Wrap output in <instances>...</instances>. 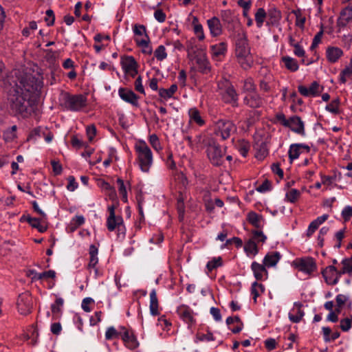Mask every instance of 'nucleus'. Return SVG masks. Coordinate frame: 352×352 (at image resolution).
<instances>
[{
	"mask_svg": "<svg viewBox=\"0 0 352 352\" xmlns=\"http://www.w3.org/2000/svg\"><path fill=\"white\" fill-rule=\"evenodd\" d=\"M192 24L194 25L195 34L197 35L199 40H203L204 38L203 27L201 24L198 23V19L197 17L193 18Z\"/></svg>",
	"mask_w": 352,
	"mask_h": 352,
	"instance_id": "40",
	"label": "nucleus"
},
{
	"mask_svg": "<svg viewBox=\"0 0 352 352\" xmlns=\"http://www.w3.org/2000/svg\"><path fill=\"white\" fill-rule=\"evenodd\" d=\"M135 42H136L137 45L139 47H142L143 48L142 49V52L143 53L147 54H151V53H152V48L149 45V42H150L149 38H148L146 39L135 38Z\"/></svg>",
	"mask_w": 352,
	"mask_h": 352,
	"instance_id": "38",
	"label": "nucleus"
},
{
	"mask_svg": "<svg viewBox=\"0 0 352 352\" xmlns=\"http://www.w3.org/2000/svg\"><path fill=\"white\" fill-rule=\"evenodd\" d=\"M43 82L30 74L18 78L8 98L10 109L16 116L27 118L37 109V100Z\"/></svg>",
	"mask_w": 352,
	"mask_h": 352,
	"instance_id": "1",
	"label": "nucleus"
},
{
	"mask_svg": "<svg viewBox=\"0 0 352 352\" xmlns=\"http://www.w3.org/2000/svg\"><path fill=\"white\" fill-rule=\"evenodd\" d=\"M149 142L155 150L160 151L162 149L160 140L157 135H155V134L151 135L149 136Z\"/></svg>",
	"mask_w": 352,
	"mask_h": 352,
	"instance_id": "52",
	"label": "nucleus"
},
{
	"mask_svg": "<svg viewBox=\"0 0 352 352\" xmlns=\"http://www.w3.org/2000/svg\"><path fill=\"white\" fill-rule=\"evenodd\" d=\"M298 90L302 96L305 97L317 96H319L321 92V90H320V85L316 81H314L309 88L304 85H299Z\"/></svg>",
	"mask_w": 352,
	"mask_h": 352,
	"instance_id": "14",
	"label": "nucleus"
},
{
	"mask_svg": "<svg viewBox=\"0 0 352 352\" xmlns=\"http://www.w3.org/2000/svg\"><path fill=\"white\" fill-rule=\"evenodd\" d=\"M276 120L278 122L283 126H289V119H287L283 113H278L275 116Z\"/></svg>",
	"mask_w": 352,
	"mask_h": 352,
	"instance_id": "58",
	"label": "nucleus"
},
{
	"mask_svg": "<svg viewBox=\"0 0 352 352\" xmlns=\"http://www.w3.org/2000/svg\"><path fill=\"white\" fill-rule=\"evenodd\" d=\"M268 17L267 24L274 25L279 22L281 19V12L276 8H271L267 12Z\"/></svg>",
	"mask_w": 352,
	"mask_h": 352,
	"instance_id": "26",
	"label": "nucleus"
},
{
	"mask_svg": "<svg viewBox=\"0 0 352 352\" xmlns=\"http://www.w3.org/2000/svg\"><path fill=\"white\" fill-rule=\"evenodd\" d=\"M352 20V6H348L343 8L340 12V16L338 19V25L339 27H345Z\"/></svg>",
	"mask_w": 352,
	"mask_h": 352,
	"instance_id": "17",
	"label": "nucleus"
},
{
	"mask_svg": "<svg viewBox=\"0 0 352 352\" xmlns=\"http://www.w3.org/2000/svg\"><path fill=\"white\" fill-rule=\"evenodd\" d=\"M243 91L246 94L256 92V86L251 77L244 80Z\"/></svg>",
	"mask_w": 352,
	"mask_h": 352,
	"instance_id": "34",
	"label": "nucleus"
},
{
	"mask_svg": "<svg viewBox=\"0 0 352 352\" xmlns=\"http://www.w3.org/2000/svg\"><path fill=\"white\" fill-rule=\"evenodd\" d=\"M140 169L148 172L153 162L152 152L144 141H140L135 146Z\"/></svg>",
	"mask_w": 352,
	"mask_h": 352,
	"instance_id": "4",
	"label": "nucleus"
},
{
	"mask_svg": "<svg viewBox=\"0 0 352 352\" xmlns=\"http://www.w3.org/2000/svg\"><path fill=\"white\" fill-rule=\"evenodd\" d=\"M243 104L251 109H258L263 107L264 99L257 93H249L243 98Z\"/></svg>",
	"mask_w": 352,
	"mask_h": 352,
	"instance_id": "11",
	"label": "nucleus"
},
{
	"mask_svg": "<svg viewBox=\"0 0 352 352\" xmlns=\"http://www.w3.org/2000/svg\"><path fill=\"white\" fill-rule=\"evenodd\" d=\"M343 265L342 273H347L349 274H352V263L347 258L344 259L342 261Z\"/></svg>",
	"mask_w": 352,
	"mask_h": 352,
	"instance_id": "57",
	"label": "nucleus"
},
{
	"mask_svg": "<svg viewBox=\"0 0 352 352\" xmlns=\"http://www.w3.org/2000/svg\"><path fill=\"white\" fill-rule=\"evenodd\" d=\"M296 16V25L303 29L306 21L305 16L302 14L300 9L294 10L292 12Z\"/></svg>",
	"mask_w": 352,
	"mask_h": 352,
	"instance_id": "39",
	"label": "nucleus"
},
{
	"mask_svg": "<svg viewBox=\"0 0 352 352\" xmlns=\"http://www.w3.org/2000/svg\"><path fill=\"white\" fill-rule=\"evenodd\" d=\"M177 313L179 318L188 324L189 328L195 323L194 311L188 305H181L179 306L177 309Z\"/></svg>",
	"mask_w": 352,
	"mask_h": 352,
	"instance_id": "10",
	"label": "nucleus"
},
{
	"mask_svg": "<svg viewBox=\"0 0 352 352\" xmlns=\"http://www.w3.org/2000/svg\"><path fill=\"white\" fill-rule=\"evenodd\" d=\"M283 63H284L285 67L291 72H296L298 69V64L296 59L286 56H283L281 58Z\"/></svg>",
	"mask_w": 352,
	"mask_h": 352,
	"instance_id": "29",
	"label": "nucleus"
},
{
	"mask_svg": "<svg viewBox=\"0 0 352 352\" xmlns=\"http://www.w3.org/2000/svg\"><path fill=\"white\" fill-rule=\"evenodd\" d=\"M264 291L265 287L261 283H258L256 281H254L252 284L251 293L253 295V299L254 302H256L257 297H258L261 294L263 293Z\"/></svg>",
	"mask_w": 352,
	"mask_h": 352,
	"instance_id": "35",
	"label": "nucleus"
},
{
	"mask_svg": "<svg viewBox=\"0 0 352 352\" xmlns=\"http://www.w3.org/2000/svg\"><path fill=\"white\" fill-rule=\"evenodd\" d=\"M63 100L64 107L72 111H78L87 105V98L82 94L71 95L65 93Z\"/></svg>",
	"mask_w": 352,
	"mask_h": 352,
	"instance_id": "5",
	"label": "nucleus"
},
{
	"mask_svg": "<svg viewBox=\"0 0 352 352\" xmlns=\"http://www.w3.org/2000/svg\"><path fill=\"white\" fill-rule=\"evenodd\" d=\"M281 255L278 252H272L267 253L263 258V264L267 267L275 266L280 259Z\"/></svg>",
	"mask_w": 352,
	"mask_h": 352,
	"instance_id": "22",
	"label": "nucleus"
},
{
	"mask_svg": "<svg viewBox=\"0 0 352 352\" xmlns=\"http://www.w3.org/2000/svg\"><path fill=\"white\" fill-rule=\"evenodd\" d=\"M64 300L62 298H57L55 302L51 305V310L54 316L61 312V307L63 306Z\"/></svg>",
	"mask_w": 352,
	"mask_h": 352,
	"instance_id": "46",
	"label": "nucleus"
},
{
	"mask_svg": "<svg viewBox=\"0 0 352 352\" xmlns=\"http://www.w3.org/2000/svg\"><path fill=\"white\" fill-rule=\"evenodd\" d=\"M211 51L213 56H215L224 55L227 52V43L226 42H221L218 44L212 45Z\"/></svg>",
	"mask_w": 352,
	"mask_h": 352,
	"instance_id": "31",
	"label": "nucleus"
},
{
	"mask_svg": "<svg viewBox=\"0 0 352 352\" xmlns=\"http://www.w3.org/2000/svg\"><path fill=\"white\" fill-rule=\"evenodd\" d=\"M300 192L295 188L291 189L286 193V199L290 203H295L300 197Z\"/></svg>",
	"mask_w": 352,
	"mask_h": 352,
	"instance_id": "47",
	"label": "nucleus"
},
{
	"mask_svg": "<svg viewBox=\"0 0 352 352\" xmlns=\"http://www.w3.org/2000/svg\"><path fill=\"white\" fill-rule=\"evenodd\" d=\"M264 264H260L256 261L252 262L251 269L254 273V276L257 280H263L264 276H267L268 272Z\"/></svg>",
	"mask_w": 352,
	"mask_h": 352,
	"instance_id": "20",
	"label": "nucleus"
},
{
	"mask_svg": "<svg viewBox=\"0 0 352 352\" xmlns=\"http://www.w3.org/2000/svg\"><path fill=\"white\" fill-rule=\"evenodd\" d=\"M124 331L122 332L121 338L124 341L125 345L130 349H135L139 345L138 342L132 332L129 331L124 327H122Z\"/></svg>",
	"mask_w": 352,
	"mask_h": 352,
	"instance_id": "16",
	"label": "nucleus"
},
{
	"mask_svg": "<svg viewBox=\"0 0 352 352\" xmlns=\"http://www.w3.org/2000/svg\"><path fill=\"white\" fill-rule=\"evenodd\" d=\"M294 307L297 308V313L296 315L291 313L289 314V320L294 323L299 322L305 315L304 311L301 309L302 304L300 302H296L294 304Z\"/></svg>",
	"mask_w": 352,
	"mask_h": 352,
	"instance_id": "28",
	"label": "nucleus"
},
{
	"mask_svg": "<svg viewBox=\"0 0 352 352\" xmlns=\"http://www.w3.org/2000/svg\"><path fill=\"white\" fill-rule=\"evenodd\" d=\"M121 65L124 72L138 67L137 61L132 56H124L122 57Z\"/></svg>",
	"mask_w": 352,
	"mask_h": 352,
	"instance_id": "24",
	"label": "nucleus"
},
{
	"mask_svg": "<svg viewBox=\"0 0 352 352\" xmlns=\"http://www.w3.org/2000/svg\"><path fill=\"white\" fill-rule=\"evenodd\" d=\"M225 151L217 144H209L207 148V155L211 163L216 166L222 164Z\"/></svg>",
	"mask_w": 352,
	"mask_h": 352,
	"instance_id": "7",
	"label": "nucleus"
},
{
	"mask_svg": "<svg viewBox=\"0 0 352 352\" xmlns=\"http://www.w3.org/2000/svg\"><path fill=\"white\" fill-rule=\"evenodd\" d=\"M68 184L67 188L69 191H74L78 188V183L76 182L74 176H69Z\"/></svg>",
	"mask_w": 352,
	"mask_h": 352,
	"instance_id": "64",
	"label": "nucleus"
},
{
	"mask_svg": "<svg viewBox=\"0 0 352 352\" xmlns=\"http://www.w3.org/2000/svg\"><path fill=\"white\" fill-rule=\"evenodd\" d=\"M248 220L256 228H261L263 217L255 212H250L248 214Z\"/></svg>",
	"mask_w": 352,
	"mask_h": 352,
	"instance_id": "30",
	"label": "nucleus"
},
{
	"mask_svg": "<svg viewBox=\"0 0 352 352\" xmlns=\"http://www.w3.org/2000/svg\"><path fill=\"white\" fill-rule=\"evenodd\" d=\"M177 90L176 84L172 85L168 89L161 88L159 89V95L161 98L167 100L173 97V94Z\"/></svg>",
	"mask_w": 352,
	"mask_h": 352,
	"instance_id": "32",
	"label": "nucleus"
},
{
	"mask_svg": "<svg viewBox=\"0 0 352 352\" xmlns=\"http://www.w3.org/2000/svg\"><path fill=\"white\" fill-rule=\"evenodd\" d=\"M133 32H134L135 35H137V36L144 35V36L146 38L145 39L149 38L148 34H146V27L143 25L135 24L133 26Z\"/></svg>",
	"mask_w": 352,
	"mask_h": 352,
	"instance_id": "50",
	"label": "nucleus"
},
{
	"mask_svg": "<svg viewBox=\"0 0 352 352\" xmlns=\"http://www.w3.org/2000/svg\"><path fill=\"white\" fill-rule=\"evenodd\" d=\"M36 277L32 278V281L47 278H55L56 272L54 270H48L42 273H39V274H36Z\"/></svg>",
	"mask_w": 352,
	"mask_h": 352,
	"instance_id": "44",
	"label": "nucleus"
},
{
	"mask_svg": "<svg viewBox=\"0 0 352 352\" xmlns=\"http://www.w3.org/2000/svg\"><path fill=\"white\" fill-rule=\"evenodd\" d=\"M266 16H267V12L263 8H261L257 10L255 14V21L258 28H261L263 25Z\"/></svg>",
	"mask_w": 352,
	"mask_h": 352,
	"instance_id": "41",
	"label": "nucleus"
},
{
	"mask_svg": "<svg viewBox=\"0 0 352 352\" xmlns=\"http://www.w3.org/2000/svg\"><path fill=\"white\" fill-rule=\"evenodd\" d=\"M159 308V302L157 296V293L155 289H153L150 293V312L152 316H156L160 315V312L158 310Z\"/></svg>",
	"mask_w": 352,
	"mask_h": 352,
	"instance_id": "25",
	"label": "nucleus"
},
{
	"mask_svg": "<svg viewBox=\"0 0 352 352\" xmlns=\"http://www.w3.org/2000/svg\"><path fill=\"white\" fill-rule=\"evenodd\" d=\"M235 54L243 69L246 70L252 67L254 62L253 58L245 34H243L236 41Z\"/></svg>",
	"mask_w": 352,
	"mask_h": 352,
	"instance_id": "2",
	"label": "nucleus"
},
{
	"mask_svg": "<svg viewBox=\"0 0 352 352\" xmlns=\"http://www.w3.org/2000/svg\"><path fill=\"white\" fill-rule=\"evenodd\" d=\"M44 218H28V223L34 228H36L40 232L43 233L47 230V227L41 224V221Z\"/></svg>",
	"mask_w": 352,
	"mask_h": 352,
	"instance_id": "33",
	"label": "nucleus"
},
{
	"mask_svg": "<svg viewBox=\"0 0 352 352\" xmlns=\"http://www.w3.org/2000/svg\"><path fill=\"white\" fill-rule=\"evenodd\" d=\"M293 265L296 268L298 269V270L308 274L312 273L316 270V262L311 257L296 258L293 261Z\"/></svg>",
	"mask_w": 352,
	"mask_h": 352,
	"instance_id": "8",
	"label": "nucleus"
},
{
	"mask_svg": "<svg viewBox=\"0 0 352 352\" xmlns=\"http://www.w3.org/2000/svg\"><path fill=\"white\" fill-rule=\"evenodd\" d=\"M343 56V51L338 47L329 46L326 50L327 60L331 63H336Z\"/></svg>",
	"mask_w": 352,
	"mask_h": 352,
	"instance_id": "19",
	"label": "nucleus"
},
{
	"mask_svg": "<svg viewBox=\"0 0 352 352\" xmlns=\"http://www.w3.org/2000/svg\"><path fill=\"white\" fill-rule=\"evenodd\" d=\"M155 57L158 60H163L167 57V53L166 52V48L164 45H160L154 52Z\"/></svg>",
	"mask_w": 352,
	"mask_h": 352,
	"instance_id": "49",
	"label": "nucleus"
},
{
	"mask_svg": "<svg viewBox=\"0 0 352 352\" xmlns=\"http://www.w3.org/2000/svg\"><path fill=\"white\" fill-rule=\"evenodd\" d=\"M32 297L28 293L21 294L19 296L16 301L18 311L22 315H27L31 312Z\"/></svg>",
	"mask_w": 352,
	"mask_h": 352,
	"instance_id": "9",
	"label": "nucleus"
},
{
	"mask_svg": "<svg viewBox=\"0 0 352 352\" xmlns=\"http://www.w3.org/2000/svg\"><path fill=\"white\" fill-rule=\"evenodd\" d=\"M51 165L52 166L53 172L54 175H59L62 173L63 168L62 165L58 161L52 160L51 161Z\"/></svg>",
	"mask_w": 352,
	"mask_h": 352,
	"instance_id": "60",
	"label": "nucleus"
},
{
	"mask_svg": "<svg viewBox=\"0 0 352 352\" xmlns=\"http://www.w3.org/2000/svg\"><path fill=\"white\" fill-rule=\"evenodd\" d=\"M223 265V261L221 256L214 257L211 261H208L206 267L208 272H212L214 269Z\"/></svg>",
	"mask_w": 352,
	"mask_h": 352,
	"instance_id": "42",
	"label": "nucleus"
},
{
	"mask_svg": "<svg viewBox=\"0 0 352 352\" xmlns=\"http://www.w3.org/2000/svg\"><path fill=\"white\" fill-rule=\"evenodd\" d=\"M288 122L289 125L286 127L300 135H305V124L299 116H293L290 117Z\"/></svg>",
	"mask_w": 352,
	"mask_h": 352,
	"instance_id": "13",
	"label": "nucleus"
},
{
	"mask_svg": "<svg viewBox=\"0 0 352 352\" xmlns=\"http://www.w3.org/2000/svg\"><path fill=\"white\" fill-rule=\"evenodd\" d=\"M122 331H118L113 327H110L107 329L105 333V338L107 340H111L121 336Z\"/></svg>",
	"mask_w": 352,
	"mask_h": 352,
	"instance_id": "48",
	"label": "nucleus"
},
{
	"mask_svg": "<svg viewBox=\"0 0 352 352\" xmlns=\"http://www.w3.org/2000/svg\"><path fill=\"white\" fill-rule=\"evenodd\" d=\"M300 148L298 144H292L290 145L288 155L291 163L294 161V160L298 158L300 156Z\"/></svg>",
	"mask_w": 352,
	"mask_h": 352,
	"instance_id": "37",
	"label": "nucleus"
},
{
	"mask_svg": "<svg viewBox=\"0 0 352 352\" xmlns=\"http://www.w3.org/2000/svg\"><path fill=\"white\" fill-rule=\"evenodd\" d=\"M221 18L224 22L228 23H230L234 21V16L231 10H230L223 11L221 14Z\"/></svg>",
	"mask_w": 352,
	"mask_h": 352,
	"instance_id": "55",
	"label": "nucleus"
},
{
	"mask_svg": "<svg viewBox=\"0 0 352 352\" xmlns=\"http://www.w3.org/2000/svg\"><path fill=\"white\" fill-rule=\"evenodd\" d=\"M217 87L224 103L230 104L232 107H239V94L228 80L219 81Z\"/></svg>",
	"mask_w": 352,
	"mask_h": 352,
	"instance_id": "3",
	"label": "nucleus"
},
{
	"mask_svg": "<svg viewBox=\"0 0 352 352\" xmlns=\"http://www.w3.org/2000/svg\"><path fill=\"white\" fill-rule=\"evenodd\" d=\"M45 21L47 22L48 26L52 25L54 23L55 16L52 10L49 9L46 11Z\"/></svg>",
	"mask_w": 352,
	"mask_h": 352,
	"instance_id": "59",
	"label": "nucleus"
},
{
	"mask_svg": "<svg viewBox=\"0 0 352 352\" xmlns=\"http://www.w3.org/2000/svg\"><path fill=\"white\" fill-rule=\"evenodd\" d=\"M94 302V300L91 298L87 297V298H84L82 300V305H81L82 309L85 312H90L91 311V309L89 307V305Z\"/></svg>",
	"mask_w": 352,
	"mask_h": 352,
	"instance_id": "61",
	"label": "nucleus"
},
{
	"mask_svg": "<svg viewBox=\"0 0 352 352\" xmlns=\"http://www.w3.org/2000/svg\"><path fill=\"white\" fill-rule=\"evenodd\" d=\"M196 63L198 65V69L203 74H208L210 72L209 62L204 54L196 55Z\"/></svg>",
	"mask_w": 352,
	"mask_h": 352,
	"instance_id": "23",
	"label": "nucleus"
},
{
	"mask_svg": "<svg viewBox=\"0 0 352 352\" xmlns=\"http://www.w3.org/2000/svg\"><path fill=\"white\" fill-rule=\"evenodd\" d=\"M207 23L212 36H219L222 33L221 24L217 17L214 16L208 19Z\"/></svg>",
	"mask_w": 352,
	"mask_h": 352,
	"instance_id": "21",
	"label": "nucleus"
},
{
	"mask_svg": "<svg viewBox=\"0 0 352 352\" xmlns=\"http://www.w3.org/2000/svg\"><path fill=\"white\" fill-rule=\"evenodd\" d=\"M342 217L345 221H349L352 217V207L347 206L342 211Z\"/></svg>",
	"mask_w": 352,
	"mask_h": 352,
	"instance_id": "62",
	"label": "nucleus"
},
{
	"mask_svg": "<svg viewBox=\"0 0 352 352\" xmlns=\"http://www.w3.org/2000/svg\"><path fill=\"white\" fill-rule=\"evenodd\" d=\"M117 184H118V191H119V193L122 196V200L124 203H126L128 201L127 192H126V186L124 185V181L122 179H120V178H118Z\"/></svg>",
	"mask_w": 352,
	"mask_h": 352,
	"instance_id": "43",
	"label": "nucleus"
},
{
	"mask_svg": "<svg viewBox=\"0 0 352 352\" xmlns=\"http://www.w3.org/2000/svg\"><path fill=\"white\" fill-rule=\"evenodd\" d=\"M244 250L248 255L252 254L256 255L258 252V250L256 242L253 239H250L244 246Z\"/></svg>",
	"mask_w": 352,
	"mask_h": 352,
	"instance_id": "36",
	"label": "nucleus"
},
{
	"mask_svg": "<svg viewBox=\"0 0 352 352\" xmlns=\"http://www.w3.org/2000/svg\"><path fill=\"white\" fill-rule=\"evenodd\" d=\"M236 131V125L228 120H219L215 122V133L223 140L229 138Z\"/></svg>",
	"mask_w": 352,
	"mask_h": 352,
	"instance_id": "6",
	"label": "nucleus"
},
{
	"mask_svg": "<svg viewBox=\"0 0 352 352\" xmlns=\"http://www.w3.org/2000/svg\"><path fill=\"white\" fill-rule=\"evenodd\" d=\"M339 100L336 99L332 100L329 104L326 106V109L334 114L339 113L338 109Z\"/></svg>",
	"mask_w": 352,
	"mask_h": 352,
	"instance_id": "51",
	"label": "nucleus"
},
{
	"mask_svg": "<svg viewBox=\"0 0 352 352\" xmlns=\"http://www.w3.org/2000/svg\"><path fill=\"white\" fill-rule=\"evenodd\" d=\"M107 227L110 232L113 231L116 228H117L119 232H122L124 234V232L122 231V228H124L123 219L120 216H113V217H108L107 219Z\"/></svg>",
	"mask_w": 352,
	"mask_h": 352,
	"instance_id": "18",
	"label": "nucleus"
},
{
	"mask_svg": "<svg viewBox=\"0 0 352 352\" xmlns=\"http://www.w3.org/2000/svg\"><path fill=\"white\" fill-rule=\"evenodd\" d=\"M190 120L196 123L199 126H203L205 124L204 120L201 118L199 111L194 107L188 111Z\"/></svg>",
	"mask_w": 352,
	"mask_h": 352,
	"instance_id": "27",
	"label": "nucleus"
},
{
	"mask_svg": "<svg viewBox=\"0 0 352 352\" xmlns=\"http://www.w3.org/2000/svg\"><path fill=\"white\" fill-rule=\"evenodd\" d=\"M250 148V145L248 142H246L245 140L240 141L237 145V149L240 154L243 157H246L248 151Z\"/></svg>",
	"mask_w": 352,
	"mask_h": 352,
	"instance_id": "45",
	"label": "nucleus"
},
{
	"mask_svg": "<svg viewBox=\"0 0 352 352\" xmlns=\"http://www.w3.org/2000/svg\"><path fill=\"white\" fill-rule=\"evenodd\" d=\"M352 318H345L340 320V329L343 331H348L351 327Z\"/></svg>",
	"mask_w": 352,
	"mask_h": 352,
	"instance_id": "54",
	"label": "nucleus"
},
{
	"mask_svg": "<svg viewBox=\"0 0 352 352\" xmlns=\"http://www.w3.org/2000/svg\"><path fill=\"white\" fill-rule=\"evenodd\" d=\"M155 19L160 23H163L166 20V14L161 9H157L154 12Z\"/></svg>",
	"mask_w": 352,
	"mask_h": 352,
	"instance_id": "63",
	"label": "nucleus"
},
{
	"mask_svg": "<svg viewBox=\"0 0 352 352\" xmlns=\"http://www.w3.org/2000/svg\"><path fill=\"white\" fill-rule=\"evenodd\" d=\"M118 95L122 100L131 104V105L138 107L139 96L135 94L132 90L127 88L120 87L118 89Z\"/></svg>",
	"mask_w": 352,
	"mask_h": 352,
	"instance_id": "12",
	"label": "nucleus"
},
{
	"mask_svg": "<svg viewBox=\"0 0 352 352\" xmlns=\"http://www.w3.org/2000/svg\"><path fill=\"white\" fill-rule=\"evenodd\" d=\"M322 276L325 282L330 285H335L338 283L336 276V267L333 265H329L322 271Z\"/></svg>",
	"mask_w": 352,
	"mask_h": 352,
	"instance_id": "15",
	"label": "nucleus"
},
{
	"mask_svg": "<svg viewBox=\"0 0 352 352\" xmlns=\"http://www.w3.org/2000/svg\"><path fill=\"white\" fill-rule=\"evenodd\" d=\"M252 239L255 242L256 241L258 242L264 243L267 239L266 236L263 233L261 230H253L252 231Z\"/></svg>",
	"mask_w": 352,
	"mask_h": 352,
	"instance_id": "53",
	"label": "nucleus"
},
{
	"mask_svg": "<svg viewBox=\"0 0 352 352\" xmlns=\"http://www.w3.org/2000/svg\"><path fill=\"white\" fill-rule=\"evenodd\" d=\"M197 339L199 341H207V342L214 340V338L211 332H208L206 334L197 333Z\"/></svg>",
	"mask_w": 352,
	"mask_h": 352,
	"instance_id": "56",
	"label": "nucleus"
}]
</instances>
